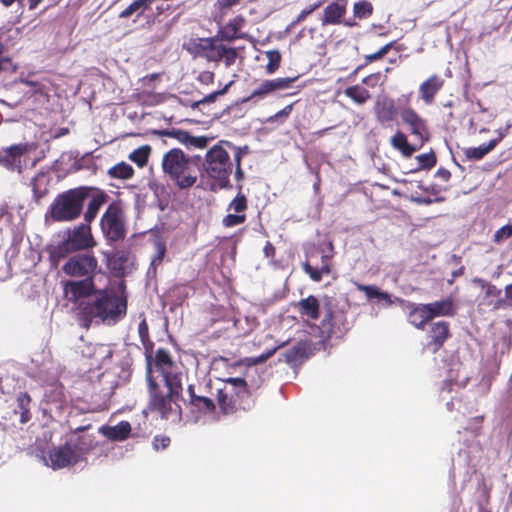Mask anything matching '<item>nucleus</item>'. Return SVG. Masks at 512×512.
Here are the masks:
<instances>
[{
  "label": "nucleus",
  "instance_id": "obj_22",
  "mask_svg": "<svg viewBox=\"0 0 512 512\" xmlns=\"http://www.w3.org/2000/svg\"><path fill=\"white\" fill-rule=\"evenodd\" d=\"M48 459L53 469H61L78 463L76 456L66 442L64 445L51 450Z\"/></svg>",
  "mask_w": 512,
  "mask_h": 512
},
{
  "label": "nucleus",
  "instance_id": "obj_10",
  "mask_svg": "<svg viewBox=\"0 0 512 512\" xmlns=\"http://www.w3.org/2000/svg\"><path fill=\"white\" fill-rule=\"evenodd\" d=\"M103 236L109 242H117L125 238L127 228L125 214L120 201L111 202L100 219Z\"/></svg>",
  "mask_w": 512,
  "mask_h": 512
},
{
  "label": "nucleus",
  "instance_id": "obj_55",
  "mask_svg": "<svg viewBox=\"0 0 512 512\" xmlns=\"http://www.w3.org/2000/svg\"><path fill=\"white\" fill-rule=\"evenodd\" d=\"M233 84V81H230L228 84H226L224 86L223 89L221 90H218V91H214L212 93H210L209 95L203 97L201 100L195 102V106H198L200 104H205V103H212L216 100L217 96L219 95H224L225 93H227L229 87Z\"/></svg>",
  "mask_w": 512,
  "mask_h": 512
},
{
  "label": "nucleus",
  "instance_id": "obj_48",
  "mask_svg": "<svg viewBox=\"0 0 512 512\" xmlns=\"http://www.w3.org/2000/svg\"><path fill=\"white\" fill-rule=\"evenodd\" d=\"M248 208V201L246 196L239 191L237 195L230 201L227 210L234 211L238 214H245L244 212Z\"/></svg>",
  "mask_w": 512,
  "mask_h": 512
},
{
  "label": "nucleus",
  "instance_id": "obj_54",
  "mask_svg": "<svg viewBox=\"0 0 512 512\" xmlns=\"http://www.w3.org/2000/svg\"><path fill=\"white\" fill-rule=\"evenodd\" d=\"M246 221V215L245 214H238V213H230L227 214L222 219V224L225 227H234L240 224H243Z\"/></svg>",
  "mask_w": 512,
  "mask_h": 512
},
{
  "label": "nucleus",
  "instance_id": "obj_42",
  "mask_svg": "<svg viewBox=\"0 0 512 512\" xmlns=\"http://www.w3.org/2000/svg\"><path fill=\"white\" fill-rule=\"evenodd\" d=\"M495 148V142L489 141L488 143H484L478 147H469L463 150L465 157L468 160H481L483 159L489 152H491Z\"/></svg>",
  "mask_w": 512,
  "mask_h": 512
},
{
  "label": "nucleus",
  "instance_id": "obj_41",
  "mask_svg": "<svg viewBox=\"0 0 512 512\" xmlns=\"http://www.w3.org/2000/svg\"><path fill=\"white\" fill-rule=\"evenodd\" d=\"M31 187L35 200L38 202L48 193V180L45 173L39 172L31 179Z\"/></svg>",
  "mask_w": 512,
  "mask_h": 512
},
{
  "label": "nucleus",
  "instance_id": "obj_20",
  "mask_svg": "<svg viewBox=\"0 0 512 512\" xmlns=\"http://www.w3.org/2000/svg\"><path fill=\"white\" fill-rule=\"evenodd\" d=\"M374 112L377 122L383 127L391 126L399 114L395 101L387 96L377 99Z\"/></svg>",
  "mask_w": 512,
  "mask_h": 512
},
{
  "label": "nucleus",
  "instance_id": "obj_30",
  "mask_svg": "<svg viewBox=\"0 0 512 512\" xmlns=\"http://www.w3.org/2000/svg\"><path fill=\"white\" fill-rule=\"evenodd\" d=\"M100 432L109 440L124 441L131 433V425L128 421H121L115 426H103Z\"/></svg>",
  "mask_w": 512,
  "mask_h": 512
},
{
  "label": "nucleus",
  "instance_id": "obj_5",
  "mask_svg": "<svg viewBox=\"0 0 512 512\" xmlns=\"http://www.w3.org/2000/svg\"><path fill=\"white\" fill-rule=\"evenodd\" d=\"M96 245L91 226L83 222L63 232L62 240L50 251V259L57 264L72 253L88 251Z\"/></svg>",
  "mask_w": 512,
  "mask_h": 512
},
{
  "label": "nucleus",
  "instance_id": "obj_8",
  "mask_svg": "<svg viewBox=\"0 0 512 512\" xmlns=\"http://www.w3.org/2000/svg\"><path fill=\"white\" fill-rule=\"evenodd\" d=\"M202 165L207 176L214 180L219 188L231 187L232 162L222 145L216 144L210 148Z\"/></svg>",
  "mask_w": 512,
  "mask_h": 512
},
{
  "label": "nucleus",
  "instance_id": "obj_32",
  "mask_svg": "<svg viewBox=\"0 0 512 512\" xmlns=\"http://www.w3.org/2000/svg\"><path fill=\"white\" fill-rule=\"evenodd\" d=\"M187 392L189 394L190 404L199 412L205 414L215 412L216 405L214 401L207 396L197 395L193 385L188 386Z\"/></svg>",
  "mask_w": 512,
  "mask_h": 512
},
{
  "label": "nucleus",
  "instance_id": "obj_34",
  "mask_svg": "<svg viewBox=\"0 0 512 512\" xmlns=\"http://www.w3.org/2000/svg\"><path fill=\"white\" fill-rule=\"evenodd\" d=\"M431 320L424 304L412 305L408 314V322L415 328L423 330L425 325Z\"/></svg>",
  "mask_w": 512,
  "mask_h": 512
},
{
  "label": "nucleus",
  "instance_id": "obj_16",
  "mask_svg": "<svg viewBox=\"0 0 512 512\" xmlns=\"http://www.w3.org/2000/svg\"><path fill=\"white\" fill-rule=\"evenodd\" d=\"M20 36L21 33L18 28L12 26L0 27V72L6 69V64L11 63V58L7 53L16 46Z\"/></svg>",
  "mask_w": 512,
  "mask_h": 512
},
{
  "label": "nucleus",
  "instance_id": "obj_6",
  "mask_svg": "<svg viewBox=\"0 0 512 512\" xmlns=\"http://www.w3.org/2000/svg\"><path fill=\"white\" fill-rule=\"evenodd\" d=\"M153 376L160 384L171 387L174 392L183 390L182 374L171 353L165 348H158L154 358L148 360L147 378Z\"/></svg>",
  "mask_w": 512,
  "mask_h": 512
},
{
  "label": "nucleus",
  "instance_id": "obj_47",
  "mask_svg": "<svg viewBox=\"0 0 512 512\" xmlns=\"http://www.w3.org/2000/svg\"><path fill=\"white\" fill-rule=\"evenodd\" d=\"M150 152V146H141L130 153L129 159L136 163L139 167H143L148 162Z\"/></svg>",
  "mask_w": 512,
  "mask_h": 512
},
{
  "label": "nucleus",
  "instance_id": "obj_37",
  "mask_svg": "<svg viewBox=\"0 0 512 512\" xmlns=\"http://www.w3.org/2000/svg\"><path fill=\"white\" fill-rule=\"evenodd\" d=\"M28 151L27 143L15 144L4 150V161L10 166H19L21 157Z\"/></svg>",
  "mask_w": 512,
  "mask_h": 512
},
{
  "label": "nucleus",
  "instance_id": "obj_2",
  "mask_svg": "<svg viewBox=\"0 0 512 512\" xmlns=\"http://www.w3.org/2000/svg\"><path fill=\"white\" fill-rule=\"evenodd\" d=\"M402 123L407 126L410 134L418 142L411 144L407 135L398 130L391 138V146L399 151L403 157L409 158L430 140V131L427 120L412 107H405L400 111Z\"/></svg>",
  "mask_w": 512,
  "mask_h": 512
},
{
  "label": "nucleus",
  "instance_id": "obj_21",
  "mask_svg": "<svg viewBox=\"0 0 512 512\" xmlns=\"http://www.w3.org/2000/svg\"><path fill=\"white\" fill-rule=\"evenodd\" d=\"M86 187L90 188L91 190L88 192L89 203L87 205L86 211L83 214V219L85 223L90 225L97 217L102 206L107 203L109 196L104 190L97 187Z\"/></svg>",
  "mask_w": 512,
  "mask_h": 512
},
{
  "label": "nucleus",
  "instance_id": "obj_44",
  "mask_svg": "<svg viewBox=\"0 0 512 512\" xmlns=\"http://www.w3.org/2000/svg\"><path fill=\"white\" fill-rule=\"evenodd\" d=\"M415 160L417 161V167L411 170V172H418L420 170H430L437 163V157L433 150H430V152L428 153L417 155L415 157Z\"/></svg>",
  "mask_w": 512,
  "mask_h": 512
},
{
  "label": "nucleus",
  "instance_id": "obj_14",
  "mask_svg": "<svg viewBox=\"0 0 512 512\" xmlns=\"http://www.w3.org/2000/svg\"><path fill=\"white\" fill-rule=\"evenodd\" d=\"M106 265L113 276L124 278L132 271L134 258L128 250H115L106 254Z\"/></svg>",
  "mask_w": 512,
  "mask_h": 512
},
{
  "label": "nucleus",
  "instance_id": "obj_57",
  "mask_svg": "<svg viewBox=\"0 0 512 512\" xmlns=\"http://www.w3.org/2000/svg\"><path fill=\"white\" fill-rule=\"evenodd\" d=\"M170 438L166 435H156L153 438L152 445L156 451L164 450L170 445Z\"/></svg>",
  "mask_w": 512,
  "mask_h": 512
},
{
  "label": "nucleus",
  "instance_id": "obj_35",
  "mask_svg": "<svg viewBox=\"0 0 512 512\" xmlns=\"http://www.w3.org/2000/svg\"><path fill=\"white\" fill-rule=\"evenodd\" d=\"M113 356V350L108 344H96L93 347L91 357L93 359L92 365L98 368L103 367L111 361Z\"/></svg>",
  "mask_w": 512,
  "mask_h": 512
},
{
  "label": "nucleus",
  "instance_id": "obj_28",
  "mask_svg": "<svg viewBox=\"0 0 512 512\" xmlns=\"http://www.w3.org/2000/svg\"><path fill=\"white\" fill-rule=\"evenodd\" d=\"M474 282L479 284V286L484 290V296L482 300V304L488 307H491L492 310L497 311L501 308H496L495 303L498 300H503L501 297L502 291L496 285L492 284L481 278H475Z\"/></svg>",
  "mask_w": 512,
  "mask_h": 512
},
{
  "label": "nucleus",
  "instance_id": "obj_31",
  "mask_svg": "<svg viewBox=\"0 0 512 512\" xmlns=\"http://www.w3.org/2000/svg\"><path fill=\"white\" fill-rule=\"evenodd\" d=\"M431 320L434 317L453 316L455 309L451 298L424 304Z\"/></svg>",
  "mask_w": 512,
  "mask_h": 512
},
{
  "label": "nucleus",
  "instance_id": "obj_49",
  "mask_svg": "<svg viewBox=\"0 0 512 512\" xmlns=\"http://www.w3.org/2000/svg\"><path fill=\"white\" fill-rule=\"evenodd\" d=\"M265 54L268 59L266 72L268 74H273L280 67L281 54L278 50H269Z\"/></svg>",
  "mask_w": 512,
  "mask_h": 512
},
{
  "label": "nucleus",
  "instance_id": "obj_7",
  "mask_svg": "<svg viewBox=\"0 0 512 512\" xmlns=\"http://www.w3.org/2000/svg\"><path fill=\"white\" fill-rule=\"evenodd\" d=\"M188 51L194 57L206 59L208 62H224L226 67L235 64L238 57L237 49L223 44L218 36L197 38L189 43Z\"/></svg>",
  "mask_w": 512,
  "mask_h": 512
},
{
  "label": "nucleus",
  "instance_id": "obj_51",
  "mask_svg": "<svg viewBox=\"0 0 512 512\" xmlns=\"http://www.w3.org/2000/svg\"><path fill=\"white\" fill-rule=\"evenodd\" d=\"M285 344L286 343H282L281 345H279L277 347L267 350L266 352L260 354L259 356L247 358V361L249 364H252V365L262 364V363L266 362L269 358H271L276 353V351L278 349H280L281 347H283Z\"/></svg>",
  "mask_w": 512,
  "mask_h": 512
},
{
  "label": "nucleus",
  "instance_id": "obj_25",
  "mask_svg": "<svg viewBox=\"0 0 512 512\" xmlns=\"http://www.w3.org/2000/svg\"><path fill=\"white\" fill-rule=\"evenodd\" d=\"M246 19L242 15H237L233 19H230L218 32L217 36L219 40L232 42L236 39L244 38V34L239 33L240 30L245 26Z\"/></svg>",
  "mask_w": 512,
  "mask_h": 512
},
{
  "label": "nucleus",
  "instance_id": "obj_64",
  "mask_svg": "<svg viewBox=\"0 0 512 512\" xmlns=\"http://www.w3.org/2000/svg\"><path fill=\"white\" fill-rule=\"evenodd\" d=\"M166 252V248L164 245H160L157 254L153 257L151 261V265H158L162 262L164 255Z\"/></svg>",
  "mask_w": 512,
  "mask_h": 512
},
{
  "label": "nucleus",
  "instance_id": "obj_61",
  "mask_svg": "<svg viewBox=\"0 0 512 512\" xmlns=\"http://www.w3.org/2000/svg\"><path fill=\"white\" fill-rule=\"evenodd\" d=\"M169 135L177 139L180 143L187 146L191 134L184 130H173L169 132Z\"/></svg>",
  "mask_w": 512,
  "mask_h": 512
},
{
  "label": "nucleus",
  "instance_id": "obj_15",
  "mask_svg": "<svg viewBox=\"0 0 512 512\" xmlns=\"http://www.w3.org/2000/svg\"><path fill=\"white\" fill-rule=\"evenodd\" d=\"M491 485H488L483 474L477 476L475 491L470 499V504L464 512H491L490 509Z\"/></svg>",
  "mask_w": 512,
  "mask_h": 512
},
{
  "label": "nucleus",
  "instance_id": "obj_29",
  "mask_svg": "<svg viewBox=\"0 0 512 512\" xmlns=\"http://www.w3.org/2000/svg\"><path fill=\"white\" fill-rule=\"evenodd\" d=\"M332 257H333V253L330 255L323 254L321 256L322 266L320 269L313 267L308 261H306L302 264V268L312 281L320 282L322 280L323 275H329L332 272V265H331Z\"/></svg>",
  "mask_w": 512,
  "mask_h": 512
},
{
  "label": "nucleus",
  "instance_id": "obj_62",
  "mask_svg": "<svg viewBox=\"0 0 512 512\" xmlns=\"http://www.w3.org/2000/svg\"><path fill=\"white\" fill-rule=\"evenodd\" d=\"M169 135L177 139L180 143L187 146L191 134L184 130H173L169 132Z\"/></svg>",
  "mask_w": 512,
  "mask_h": 512
},
{
  "label": "nucleus",
  "instance_id": "obj_39",
  "mask_svg": "<svg viewBox=\"0 0 512 512\" xmlns=\"http://www.w3.org/2000/svg\"><path fill=\"white\" fill-rule=\"evenodd\" d=\"M155 1L156 0H134L129 6L120 12L119 17L126 19L135 13L138 17L142 16Z\"/></svg>",
  "mask_w": 512,
  "mask_h": 512
},
{
  "label": "nucleus",
  "instance_id": "obj_12",
  "mask_svg": "<svg viewBox=\"0 0 512 512\" xmlns=\"http://www.w3.org/2000/svg\"><path fill=\"white\" fill-rule=\"evenodd\" d=\"M319 329L322 334L331 336L332 334L347 331V319L342 311H334L331 299L324 302V317L320 323Z\"/></svg>",
  "mask_w": 512,
  "mask_h": 512
},
{
  "label": "nucleus",
  "instance_id": "obj_46",
  "mask_svg": "<svg viewBox=\"0 0 512 512\" xmlns=\"http://www.w3.org/2000/svg\"><path fill=\"white\" fill-rule=\"evenodd\" d=\"M217 403L223 414H233L238 410L232 398L222 396V387L217 389Z\"/></svg>",
  "mask_w": 512,
  "mask_h": 512
},
{
  "label": "nucleus",
  "instance_id": "obj_1",
  "mask_svg": "<svg viewBox=\"0 0 512 512\" xmlns=\"http://www.w3.org/2000/svg\"><path fill=\"white\" fill-rule=\"evenodd\" d=\"M127 306L126 295H118L113 289H100L92 299L79 303L77 317L86 328L90 327L94 319L116 324L126 316Z\"/></svg>",
  "mask_w": 512,
  "mask_h": 512
},
{
  "label": "nucleus",
  "instance_id": "obj_38",
  "mask_svg": "<svg viewBox=\"0 0 512 512\" xmlns=\"http://www.w3.org/2000/svg\"><path fill=\"white\" fill-rule=\"evenodd\" d=\"M134 174V168L124 161L115 164L114 166L110 167L107 171V175L110 178L120 180H129L133 178Z\"/></svg>",
  "mask_w": 512,
  "mask_h": 512
},
{
  "label": "nucleus",
  "instance_id": "obj_36",
  "mask_svg": "<svg viewBox=\"0 0 512 512\" xmlns=\"http://www.w3.org/2000/svg\"><path fill=\"white\" fill-rule=\"evenodd\" d=\"M354 284L356 289L358 291L364 292L369 300L377 298L379 301H384L387 306H391L393 304V300L391 299L390 294L385 291H381L377 286L365 285L358 282H355Z\"/></svg>",
  "mask_w": 512,
  "mask_h": 512
},
{
  "label": "nucleus",
  "instance_id": "obj_26",
  "mask_svg": "<svg viewBox=\"0 0 512 512\" xmlns=\"http://www.w3.org/2000/svg\"><path fill=\"white\" fill-rule=\"evenodd\" d=\"M347 0H335L327 5L321 19L322 25H337L346 13Z\"/></svg>",
  "mask_w": 512,
  "mask_h": 512
},
{
  "label": "nucleus",
  "instance_id": "obj_58",
  "mask_svg": "<svg viewBox=\"0 0 512 512\" xmlns=\"http://www.w3.org/2000/svg\"><path fill=\"white\" fill-rule=\"evenodd\" d=\"M209 142V138L206 136H192L190 135L189 142L187 144V147H194L203 149L206 148Z\"/></svg>",
  "mask_w": 512,
  "mask_h": 512
},
{
  "label": "nucleus",
  "instance_id": "obj_59",
  "mask_svg": "<svg viewBox=\"0 0 512 512\" xmlns=\"http://www.w3.org/2000/svg\"><path fill=\"white\" fill-rule=\"evenodd\" d=\"M292 110H293V104H289V105L285 106L282 110L278 111L276 114L270 116L268 118V122H276L278 120L283 121L291 114Z\"/></svg>",
  "mask_w": 512,
  "mask_h": 512
},
{
  "label": "nucleus",
  "instance_id": "obj_63",
  "mask_svg": "<svg viewBox=\"0 0 512 512\" xmlns=\"http://www.w3.org/2000/svg\"><path fill=\"white\" fill-rule=\"evenodd\" d=\"M138 333L142 343L145 344V342L149 340V327L146 319H143L138 324Z\"/></svg>",
  "mask_w": 512,
  "mask_h": 512
},
{
  "label": "nucleus",
  "instance_id": "obj_40",
  "mask_svg": "<svg viewBox=\"0 0 512 512\" xmlns=\"http://www.w3.org/2000/svg\"><path fill=\"white\" fill-rule=\"evenodd\" d=\"M344 94L358 105H363L371 99L369 90L360 85H352L345 88Z\"/></svg>",
  "mask_w": 512,
  "mask_h": 512
},
{
  "label": "nucleus",
  "instance_id": "obj_18",
  "mask_svg": "<svg viewBox=\"0 0 512 512\" xmlns=\"http://www.w3.org/2000/svg\"><path fill=\"white\" fill-rule=\"evenodd\" d=\"M222 396L232 398L237 404L238 410L245 409L243 401L250 396L247 382L239 377L226 379L222 387Z\"/></svg>",
  "mask_w": 512,
  "mask_h": 512
},
{
  "label": "nucleus",
  "instance_id": "obj_33",
  "mask_svg": "<svg viewBox=\"0 0 512 512\" xmlns=\"http://www.w3.org/2000/svg\"><path fill=\"white\" fill-rule=\"evenodd\" d=\"M307 348V343L300 341L292 348L282 353L279 361H283L289 365H294L297 362H301L307 357Z\"/></svg>",
  "mask_w": 512,
  "mask_h": 512
},
{
  "label": "nucleus",
  "instance_id": "obj_24",
  "mask_svg": "<svg viewBox=\"0 0 512 512\" xmlns=\"http://www.w3.org/2000/svg\"><path fill=\"white\" fill-rule=\"evenodd\" d=\"M66 443L71 448L78 462L83 461L86 458V455L95 447L94 437L90 435L70 437Z\"/></svg>",
  "mask_w": 512,
  "mask_h": 512
},
{
  "label": "nucleus",
  "instance_id": "obj_27",
  "mask_svg": "<svg viewBox=\"0 0 512 512\" xmlns=\"http://www.w3.org/2000/svg\"><path fill=\"white\" fill-rule=\"evenodd\" d=\"M296 307L302 319L316 321L320 318V303L314 295L301 299Z\"/></svg>",
  "mask_w": 512,
  "mask_h": 512
},
{
  "label": "nucleus",
  "instance_id": "obj_11",
  "mask_svg": "<svg viewBox=\"0 0 512 512\" xmlns=\"http://www.w3.org/2000/svg\"><path fill=\"white\" fill-rule=\"evenodd\" d=\"M98 259L93 252L77 253L67 259L62 266V271L70 277L94 280L99 271Z\"/></svg>",
  "mask_w": 512,
  "mask_h": 512
},
{
  "label": "nucleus",
  "instance_id": "obj_50",
  "mask_svg": "<svg viewBox=\"0 0 512 512\" xmlns=\"http://www.w3.org/2000/svg\"><path fill=\"white\" fill-rule=\"evenodd\" d=\"M323 0H320L312 5H309L308 7L304 8L296 17L295 20L292 21L291 26L295 27L299 23L303 22L310 14H312L315 10H317L319 7L322 6Z\"/></svg>",
  "mask_w": 512,
  "mask_h": 512
},
{
  "label": "nucleus",
  "instance_id": "obj_45",
  "mask_svg": "<svg viewBox=\"0 0 512 512\" xmlns=\"http://www.w3.org/2000/svg\"><path fill=\"white\" fill-rule=\"evenodd\" d=\"M374 11L373 5L367 0H361L353 5V14L355 18L367 19L372 16Z\"/></svg>",
  "mask_w": 512,
  "mask_h": 512
},
{
  "label": "nucleus",
  "instance_id": "obj_17",
  "mask_svg": "<svg viewBox=\"0 0 512 512\" xmlns=\"http://www.w3.org/2000/svg\"><path fill=\"white\" fill-rule=\"evenodd\" d=\"M450 337L451 332L449 322L442 320L432 323L427 334V350L434 354L437 353Z\"/></svg>",
  "mask_w": 512,
  "mask_h": 512
},
{
  "label": "nucleus",
  "instance_id": "obj_56",
  "mask_svg": "<svg viewBox=\"0 0 512 512\" xmlns=\"http://www.w3.org/2000/svg\"><path fill=\"white\" fill-rule=\"evenodd\" d=\"M495 305L496 308H512V284L505 287V296L503 297V300H498Z\"/></svg>",
  "mask_w": 512,
  "mask_h": 512
},
{
  "label": "nucleus",
  "instance_id": "obj_3",
  "mask_svg": "<svg viewBox=\"0 0 512 512\" xmlns=\"http://www.w3.org/2000/svg\"><path fill=\"white\" fill-rule=\"evenodd\" d=\"M200 156L189 157L181 149L173 148L162 159L163 172L180 189L195 185L198 179Z\"/></svg>",
  "mask_w": 512,
  "mask_h": 512
},
{
  "label": "nucleus",
  "instance_id": "obj_4",
  "mask_svg": "<svg viewBox=\"0 0 512 512\" xmlns=\"http://www.w3.org/2000/svg\"><path fill=\"white\" fill-rule=\"evenodd\" d=\"M90 188L79 186L58 194L49 206L47 217L55 222H71L79 218Z\"/></svg>",
  "mask_w": 512,
  "mask_h": 512
},
{
  "label": "nucleus",
  "instance_id": "obj_43",
  "mask_svg": "<svg viewBox=\"0 0 512 512\" xmlns=\"http://www.w3.org/2000/svg\"><path fill=\"white\" fill-rule=\"evenodd\" d=\"M16 403L20 413V422L25 424L31 419V397L27 392H21L17 395Z\"/></svg>",
  "mask_w": 512,
  "mask_h": 512
},
{
  "label": "nucleus",
  "instance_id": "obj_13",
  "mask_svg": "<svg viewBox=\"0 0 512 512\" xmlns=\"http://www.w3.org/2000/svg\"><path fill=\"white\" fill-rule=\"evenodd\" d=\"M64 295L73 304L85 301V298L94 296L97 288L93 279L69 280L63 287Z\"/></svg>",
  "mask_w": 512,
  "mask_h": 512
},
{
  "label": "nucleus",
  "instance_id": "obj_52",
  "mask_svg": "<svg viewBox=\"0 0 512 512\" xmlns=\"http://www.w3.org/2000/svg\"><path fill=\"white\" fill-rule=\"evenodd\" d=\"M510 237H512V224H506L495 231L492 240L496 244H501Z\"/></svg>",
  "mask_w": 512,
  "mask_h": 512
},
{
  "label": "nucleus",
  "instance_id": "obj_19",
  "mask_svg": "<svg viewBox=\"0 0 512 512\" xmlns=\"http://www.w3.org/2000/svg\"><path fill=\"white\" fill-rule=\"evenodd\" d=\"M296 79V77H285L264 80L248 97L244 98L242 102H248L255 98L263 99L275 91L288 89Z\"/></svg>",
  "mask_w": 512,
  "mask_h": 512
},
{
  "label": "nucleus",
  "instance_id": "obj_53",
  "mask_svg": "<svg viewBox=\"0 0 512 512\" xmlns=\"http://www.w3.org/2000/svg\"><path fill=\"white\" fill-rule=\"evenodd\" d=\"M394 41L389 42L388 44L381 47L378 51L372 54H368L365 56L366 64L375 62L377 60L382 59L394 46Z\"/></svg>",
  "mask_w": 512,
  "mask_h": 512
},
{
  "label": "nucleus",
  "instance_id": "obj_9",
  "mask_svg": "<svg viewBox=\"0 0 512 512\" xmlns=\"http://www.w3.org/2000/svg\"><path fill=\"white\" fill-rule=\"evenodd\" d=\"M149 409L157 412L164 419H167L173 412V406H177L176 401L180 397L182 390L174 392L171 387H161V384L153 376L149 377Z\"/></svg>",
  "mask_w": 512,
  "mask_h": 512
},
{
  "label": "nucleus",
  "instance_id": "obj_23",
  "mask_svg": "<svg viewBox=\"0 0 512 512\" xmlns=\"http://www.w3.org/2000/svg\"><path fill=\"white\" fill-rule=\"evenodd\" d=\"M444 80L439 75H432L419 86L420 98L426 105H432L437 93L442 89Z\"/></svg>",
  "mask_w": 512,
  "mask_h": 512
},
{
  "label": "nucleus",
  "instance_id": "obj_60",
  "mask_svg": "<svg viewBox=\"0 0 512 512\" xmlns=\"http://www.w3.org/2000/svg\"><path fill=\"white\" fill-rule=\"evenodd\" d=\"M242 0H217L216 6L221 13H225L234 6L240 4Z\"/></svg>",
  "mask_w": 512,
  "mask_h": 512
}]
</instances>
